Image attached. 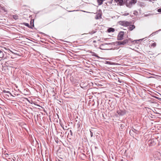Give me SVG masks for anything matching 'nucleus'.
<instances>
[{"label": "nucleus", "instance_id": "obj_1", "mask_svg": "<svg viewBox=\"0 0 161 161\" xmlns=\"http://www.w3.org/2000/svg\"><path fill=\"white\" fill-rule=\"evenodd\" d=\"M114 44V42L105 43L102 44L100 47L101 49L103 50H111L112 48V45Z\"/></svg>", "mask_w": 161, "mask_h": 161}, {"label": "nucleus", "instance_id": "obj_2", "mask_svg": "<svg viewBox=\"0 0 161 161\" xmlns=\"http://www.w3.org/2000/svg\"><path fill=\"white\" fill-rule=\"evenodd\" d=\"M124 32L123 31H120L118 34L117 39L118 40H121L123 39Z\"/></svg>", "mask_w": 161, "mask_h": 161}, {"label": "nucleus", "instance_id": "obj_3", "mask_svg": "<svg viewBox=\"0 0 161 161\" xmlns=\"http://www.w3.org/2000/svg\"><path fill=\"white\" fill-rule=\"evenodd\" d=\"M125 40L127 41L126 42V44H127L128 45H130L131 44L132 42H136L138 40H134L132 41L130 38H129V39H126Z\"/></svg>", "mask_w": 161, "mask_h": 161}, {"label": "nucleus", "instance_id": "obj_4", "mask_svg": "<svg viewBox=\"0 0 161 161\" xmlns=\"http://www.w3.org/2000/svg\"><path fill=\"white\" fill-rule=\"evenodd\" d=\"M120 22L121 25L124 26H128L130 24V22L126 21H120Z\"/></svg>", "mask_w": 161, "mask_h": 161}, {"label": "nucleus", "instance_id": "obj_5", "mask_svg": "<svg viewBox=\"0 0 161 161\" xmlns=\"http://www.w3.org/2000/svg\"><path fill=\"white\" fill-rule=\"evenodd\" d=\"M137 2V0H126V4H132L135 3Z\"/></svg>", "mask_w": 161, "mask_h": 161}, {"label": "nucleus", "instance_id": "obj_6", "mask_svg": "<svg viewBox=\"0 0 161 161\" xmlns=\"http://www.w3.org/2000/svg\"><path fill=\"white\" fill-rule=\"evenodd\" d=\"M126 41H127L125 40L123 41H119L118 42L117 44L119 45H124L126 44Z\"/></svg>", "mask_w": 161, "mask_h": 161}, {"label": "nucleus", "instance_id": "obj_7", "mask_svg": "<svg viewBox=\"0 0 161 161\" xmlns=\"http://www.w3.org/2000/svg\"><path fill=\"white\" fill-rule=\"evenodd\" d=\"M117 113L119 115L121 116L124 115L125 114V111L121 110L118 111Z\"/></svg>", "mask_w": 161, "mask_h": 161}, {"label": "nucleus", "instance_id": "obj_8", "mask_svg": "<svg viewBox=\"0 0 161 161\" xmlns=\"http://www.w3.org/2000/svg\"><path fill=\"white\" fill-rule=\"evenodd\" d=\"M4 56V52L0 50V61L2 60Z\"/></svg>", "mask_w": 161, "mask_h": 161}, {"label": "nucleus", "instance_id": "obj_9", "mask_svg": "<svg viewBox=\"0 0 161 161\" xmlns=\"http://www.w3.org/2000/svg\"><path fill=\"white\" fill-rule=\"evenodd\" d=\"M102 14L99 13H97L95 16V19H101V18Z\"/></svg>", "mask_w": 161, "mask_h": 161}, {"label": "nucleus", "instance_id": "obj_10", "mask_svg": "<svg viewBox=\"0 0 161 161\" xmlns=\"http://www.w3.org/2000/svg\"><path fill=\"white\" fill-rule=\"evenodd\" d=\"M130 25V26L129 27L128 29L130 31L133 30L135 28V26L133 25Z\"/></svg>", "mask_w": 161, "mask_h": 161}, {"label": "nucleus", "instance_id": "obj_11", "mask_svg": "<svg viewBox=\"0 0 161 161\" xmlns=\"http://www.w3.org/2000/svg\"><path fill=\"white\" fill-rule=\"evenodd\" d=\"M116 2H119L120 5H122L123 3V0H114Z\"/></svg>", "mask_w": 161, "mask_h": 161}, {"label": "nucleus", "instance_id": "obj_12", "mask_svg": "<svg viewBox=\"0 0 161 161\" xmlns=\"http://www.w3.org/2000/svg\"><path fill=\"white\" fill-rule=\"evenodd\" d=\"M105 64L109 65H115L116 64L115 63L108 61H106L105 62Z\"/></svg>", "mask_w": 161, "mask_h": 161}, {"label": "nucleus", "instance_id": "obj_13", "mask_svg": "<svg viewBox=\"0 0 161 161\" xmlns=\"http://www.w3.org/2000/svg\"><path fill=\"white\" fill-rule=\"evenodd\" d=\"M114 31H115L114 29L112 28H108V30H107L108 32H114Z\"/></svg>", "mask_w": 161, "mask_h": 161}, {"label": "nucleus", "instance_id": "obj_14", "mask_svg": "<svg viewBox=\"0 0 161 161\" xmlns=\"http://www.w3.org/2000/svg\"><path fill=\"white\" fill-rule=\"evenodd\" d=\"M90 53L92 56L96 57L98 58H100L95 53L92 52H90Z\"/></svg>", "mask_w": 161, "mask_h": 161}, {"label": "nucleus", "instance_id": "obj_15", "mask_svg": "<svg viewBox=\"0 0 161 161\" xmlns=\"http://www.w3.org/2000/svg\"><path fill=\"white\" fill-rule=\"evenodd\" d=\"M25 26L28 27L32 29V27L31 26H30L29 25V24L27 23H24L23 24Z\"/></svg>", "mask_w": 161, "mask_h": 161}, {"label": "nucleus", "instance_id": "obj_16", "mask_svg": "<svg viewBox=\"0 0 161 161\" xmlns=\"http://www.w3.org/2000/svg\"><path fill=\"white\" fill-rule=\"evenodd\" d=\"M3 92L4 93H6V94H7V93H8L9 94H10V95H11V96H13L12 95V94L9 92V91H6V90H3Z\"/></svg>", "mask_w": 161, "mask_h": 161}, {"label": "nucleus", "instance_id": "obj_17", "mask_svg": "<svg viewBox=\"0 0 161 161\" xmlns=\"http://www.w3.org/2000/svg\"><path fill=\"white\" fill-rule=\"evenodd\" d=\"M12 17L15 20H16L18 18V16L16 14L13 15Z\"/></svg>", "mask_w": 161, "mask_h": 161}, {"label": "nucleus", "instance_id": "obj_18", "mask_svg": "<svg viewBox=\"0 0 161 161\" xmlns=\"http://www.w3.org/2000/svg\"><path fill=\"white\" fill-rule=\"evenodd\" d=\"M161 31V29H159V30H158L157 31H155V32H153V33H152L151 35L150 36H153V35H155L156 33H157L159 31Z\"/></svg>", "mask_w": 161, "mask_h": 161}, {"label": "nucleus", "instance_id": "obj_19", "mask_svg": "<svg viewBox=\"0 0 161 161\" xmlns=\"http://www.w3.org/2000/svg\"><path fill=\"white\" fill-rule=\"evenodd\" d=\"M103 1V0H97V2L98 3V5H100L102 4Z\"/></svg>", "mask_w": 161, "mask_h": 161}, {"label": "nucleus", "instance_id": "obj_20", "mask_svg": "<svg viewBox=\"0 0 161 161\" xmlns=\"http://www.w3.org/2000/svg\"><path fill=\"white\" fill-rule=\"evenodd\" d=\"M30 24L31 25V26L32 27V28L34 27V20H33L32 19L31 20Z\"/></svg>", "mask_w": 161, "mask_h": 161}, {"label": "nucleus", "instance_id": "obj_21", "mask_svg": "<svg viewBox=\"0 0 161 161\" xmlns=\"http://www.w3.org/2000/svg\"><path fill=\"white\" fill-rule=\"evenodd\" d=\"M96 32V31L93 30L92 31L90 32L89 33L90 34H93L95 33Z\"/></svg>", "mask_w": 161, "mask_h": 161}, {"label": "nucleus", "instance_id": "obj_22", "mask_svg": "<svg viewBox=\"0 0 161 161\" xmlns=\"http://www.w3.org/2000/svg\"><path fill=\"white\" fill-rule=\"evenodd\" d=\"M60 124L61 125V126L62 127V128H63V129L64 130H66V128H64V126H63V124H62V123H61L60 122Z\"/></svg>", "mask_w": 161, "mask_h": 161}, {"label": "nucleus", "instance_id": "obj_23", "mask_svg": "<svg viewBox=\"0 0 161 161\" xmlns=\"http://www.w3.org/2000/svg\"><path fill=\"white\" fill-rule=\"evenodd\" d=\"M156 43L155 42H154V43H153L152 45H151V46L152 47H156Z\"/></svg>", "mask_w": 161, "mask_h": 161}, {"label": "nucleus", "instance_id": "obj_24", "mask_svg": "<svg viewBox=\"0 0 161 161\" xmlns=\"http://www.w3.org/2000/svg\"><path fill=\"white\" fill-rule=\"evenodd\" d=\"M81 123H80L79 121L78 123L77 124V125L78 126V128H79L80 127V126Z\"/></svg>", "mask_w": 161, "mask_h": 161}, {"label": "nucleus", "instance_id": "obj_25", "mask_svg": "<svg viewBox=\"0 0 161 161\" xmlns=\"http://www.w3.org/2000/svg\"><path fill=\"white\" fill-rule=\"evenodd\" d=\"M153 97L156 98V99H158L159 100L161 101V98L158 97H156V96H154Z\"/></svg>", "mask_w": 161, "mask_h": 161}, {"label": "nucleus", "instance_id": "obj_26", "mask_svg": "<svg viewBox=\"0 0 161 161\" xmlns=\"http://www.w3.org/2000/svg\"><path fill=\"white\" fill-rule=\"evenodd\" d=\"M90 135H91V137H92L93 136V132L91 130H90Z\"/></svg>", "mask_w": 161, "mask_h": 161}, {"label": "nucleus", "instance_id": "obj_27", "mask_svg": "<svg viewBox=\"0 0 161 161\" xmlns=\"http://www.w3.org/2000/svg\"><path fill=\"white\" fill-rule=\"evenodd\" d=\"M113 0H109V1H108V3H112Z\"/></svg>", "mask_w": 161, "mask_h": 161}, {"label": "nucleus", "instance_id": "obj_28", "mask_svg": "<svg viewBox=\"0 0 161 161\" xmlns=\"http://www.w3.org/2000/svg\"><path fill=\"white\" fill-rule=\"evenodd\" d=\"M158 12L161 13V8H159V9L158 10Z\"/></svg>", "mask_w": 161, "mask_h": 161}, {"label": "nucleus", "instance_id": "obj_29", "mask_svg": "<svg viewBox=\"0 0 161 161\" xmlns=\"http://www.w3.org/2000/svg\"><path fill=\"white\" fill-rule=\"evenodd\" d=\"M129 14L128 13H125V14H124L123 15L124 16H127V15H128Z\"/></svg>", "mask_w": 161, "mask_h": 161}, {"label": "nucleus", "instance_id": "obj_30", "mask_svg": "<svg viewBox=\"0 0 161 161\" xmlns=\"http://www.w3.org/2000/svg\"><path fill=\"white\" fill-rule=\"evenodd\" d=\"M40 33L42 34L43 35H44V36H47V35H46V34H45V33H43L41 32V33Z\"/></svg>", "mask_w": 161, "mask_h": 161}, {"label": "nucleus", "instance_id": "obj_31", "mask_svg": "<svg viewBox=\"0 0 161 161\" xmlns=\"http://www.w3.org/2000/svg\"><path fill=\"white\" fill-rule=\"evenodd\" d=\"M69 132H70V135H72V130H70V131H69Z\"/></svg>", "mask_w": 161, "mask_h": 161}, {"label": "nucleus", "instance_id": "obj_32", "mask_svg": "<svg viewBox=\"0 0 161 161\" xmlns=\"http://www.w3.org/2000/svg\"><path fill=\"white\" fill-rule=\"evenodd\" d=\"M132 131H133V132H135V131H136V130H135V129H134L133 130H132Z\"/></svg>", "mask_w": 161, "mask_h": 161}, {"label": "nucleus", "instance_id": "obj_33", "mask_svg": "<svg viewBox=\"0 0 161 161\" xmlns=\"http://www.w3.org/2000/svg\"><path fill=\"white\" fill-rule=\"evenodd\" d=\"M150 141V143H152V142H153V141L152 140H151V141Z\"/></svg>", "mask_w": 161, "mask_h": 161}, {"label": "nucleus", "instance_id": "obj_34", "mask_svg": "<svg viewBox=\"0 0 161 161\" xmlns=\"http://www.w3.org/2000/svg\"><path fill=\"white\" fill-rule=\"evenodd\" d=\"M6 95L7 96H8V97H9V95H8L6 94Z\"/></svg>", "mask_w": 161, "mask_h": 161}, {"label": "nucleus", "instance_id": "obj_35", "mask_svg": "<svg viewBox=\"0 0 161 161\" xmlns=\"http://www.w3.org/2000/svg\"><path fill=\"white\" fill-rule=\"evenodd\" d=\"M93 42H96V41H93Z\"/></svg>", "mask_w": 161, "mask_h": 161}, {"label": "nucleus", "instance_id": "obj_36", "mask_svg": "<svg viewBox=\"0 0 161 161\" xmlns=\"http://www.w3.org/2000/svg\"><path fill=\"white\" fill-rule=\"evenodd\" d=\"M65 128H65V127H64V128H66H66H67V126H65Z\"/></svg>", "mask_w": 161, "mask_h": 161}]
</instances>
